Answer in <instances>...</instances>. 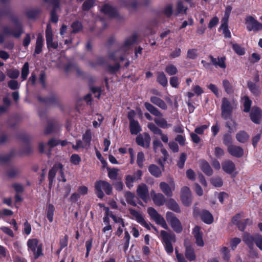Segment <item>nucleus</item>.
I'll use <instances>...</instances> for the list:
<instances>
[{"mask_svg": "<svg viewBox=\"0 0 262 262\" xmlns=\"http://www.w3.org/2000/svg\"><path fill=\"white\" fill-rule=\"evenodd\" d=\"M135 42V37H132L127 38L123 46L119 50L111 53L110 54V58L115 61L124 60L126 56L125 53L131 48Z\"/></svg>", "mask_w": 262, "mask_h": 262, "instance_id": "1", "label": "nucleus"}, {"mask_svg": "<svg viewBox=\"0 0 262 262\" xmlns=\"http://www.w3.org/2000/svg\"><path fill=\"white\" fill-rule=\"evenodd\" d=\"M144 106L148 111L157 117L154 120L158 126L164 129L171 126V124L168 123L166 120L163 117L162 113L158 108L148 102H145Z\"/></svg>", "mask_w": 262, "mask_h": 262, "instance_id": "2", "label": "nucleus"}, {"mask_svg": "<svg viewBox=\"0 0 262 262\" xmlns=\"http://www.w3.org/2000/svg\"><path fill=\"white\" fill-rule=\"evenodd\" d=\"M95 192L100 199L104 196V193L109 195L112 193V187L107 182L104 181H97L95 184Z\"/></svg>", "mask_w": 262, "mask_h": 262, "instance_id": "3", "label": "nucleus"}, {"mask_svg": "<svg viewBox=\"0 0 262 262\" xmlns=\"http://www.w3.org/2000/svg\"><path fill=\"white\" fill-rule=\"evenodd\" d=\"M234 107L235 104L233 101H229L227 98H223L221 105L222 117L224 119L229 118Z\"/></svg>", "mask_w": 262, "mask_h": 262, "instance_id": "4", "label": "nucleus"}, {"mask_svg": "<svg viewBox=\"0 0 262 262\" xmlns=\"http://www.w3.org/2000/svg\"><path fill=\"white\" fill-rule=\"evenodd\" d=\"M27 246L28 250L33 253L35 258L42 255V244L39 243L37 239H29L27 242Z\"/></svg>", "mask_w": 262, "mask_h": 262, "instance_id": "5", "label": "nucleus"}, {"mask_svg": "<svg viewBox=\"0 0 262 262\" xmlns=\"http://www.w3.org/2000/svg\"><path fill=\"white\" fill-rule=\"evenodd\" d=\"M56 173L59 175L58 177L59 181H62L63 182H65L66 181V179L63 174V165L60 163H57L49 171V180L50 183H52Z\"/></svg>", "mask_w": 262, "mask_h": 262, "instance_id": "6", "label": "nucleus"}, {"mask_svg": "<svg viewBox=\"0 0 262 262\" xmlns=\"http://www.w3.org/2000/svg\"><path fill=\"white\" fill-rule=\"evenodd\" d=\"M22 32L21 25L17 21H14L12 26H7L4 28V33L6 35H11L18 37Z\"/></svg>", "mask_w": 262, "mask_h": 262, "instance_id": "7", "label": "nucleus"}, {"mask_svg": "<svg viewBox=\"0 0 262 262\" xmlns=\"http://www.w3.org/2000/svg\"><path fill=\"white\" fill-rule=\"evenodd\" d=\"M166 219L171 228L177 232L180 233L182 230V227L180 220L171 212H167Z\"/></svg>", "mask_w": 262, "mask_h": 262, "instance_id": "8", "label": "nucleus"}, {"mask_svg": "<svg viewBox=\"0 0 262 262\" xmlns=\"http://www.w3.org/2000/svg\"><path fill=\"white\" fill-rule=\"evenodd\" d=\"M147 212L150 217L154 220L156 224L160 225L162 227L165 229H168V226L164 219L158 213V212L152 207H149L147 209Z\"/></svg>", "mask_w": 262, "mask_h": 262, "instance_id": "9", "label": "nucleus"}, {"mask_svg": "<svg viewBox=\"0 0 262 262\" xmlns=\"http://www.w3.org/2000/svg\"><path fill=\"white\" fill-rule=\"evenodd\" d=\"M246 28L249 31H257L262 29V24L253 17L248 16L245 18Z\"/></svg>", "mask_w": 262, "mask_h": 262, "instance_id": "10", "label": "nucleus"}, {"mask_svg": "<svg viewBox=\"0 0 262 262\" xmlns=\"http://www.w3.org/2000/svg\"><path fill=\"white\" fill-rule=\"evenodd\" d=\"M193 215L195 217L200 216L201 220L207 224H211L213 220L212 214L209 211L207 210L200 211L196 208L194 209Z\"/></svg>", "mask_w": 262, "mask_h": 262, "instance_id": "11", "label": "nucleus"}, {"mask_svg": "<svg viewBox=\"0 0 262 262\" xmlns=\"http://www.w3.org/2000/svg\"><path fill=\"white\" fill-rule=\"evenodd\" d=\"M243 217V213H238L235 215L232 219V222L233 224L237 225L241 231H244L245 229L246 226L247 225H250L252 223L251 221L249 219H246L243 221H242L241 220Z\"/></svg>", "mask_w": 262, "mask_h": 262, "instance_id": "12", "label": "nucleus"}, {"mask_svg": "<svg viewBox=\"0 0 262 262\" xmlns=\"http://www.w3.org/2000/svg\"><path fill=\"white\" fill-rule=\"evenodd\" d=\"M161 191L168 197H171L173 195V191L175 189V183L172 181L168 184L165 182H162L159 185Z\"/></svg>", "mask_w": 262, "mask_h": 262, "instance_id": "13", "label": "nucleus"}, {"mask_svg": "<svg viewBox=\"0 0 262 262\" xmlns=\"http://www.w3.org/2000/svg\"><path fill=\"white\" fill-rule=\"evenodd\" d=\"M181 200L185 206H188L191 204V193L188 187L184 186L181 188Z\"/></svg>", "mask_w": 262, "mask_h": 262, "instance_id": "14", "label": "nucleus"}, {"mask_svg": "<svg viewBox=\"0 0 262 262\" xmlns=\"http://www.w3.org/2000/svg\"><path fill=\"white\" fill-rule=\"evenodd\" d=\"M129 211L133 219L135 220L138 223L146 228L150 229L149 224L145 221L143 216L140 213L133 209H130Z\"/></svg>", "mask_w": 262, "mask_h": 262, "instance_id": "15", "label": "nucleus"}, {"mask_svg": "<svg viewBox=\"0 0 262 262\" xmlns=\"http://www.w3.org/2000/svg\"><path fill=\"white\" fill-rule=\"evenodd\" d=\"M227 151L230 155L236 158L242 157L244 155L243 148L235 145L228 146Z\"/></svg>", "mask_w": 262, "mask_h": 262, "instance_id": "16", "label": "nucleus"}, {"mask_svg": "<svg viewBox=\"0 0 262 262\" xmlns=\"http://www.w3.org/2000/svg\"><path fill=\"white\" fill-rule=\"evenodd\" d=\"M137 193L139 197L145 202L149 200L148 189L145 184H142L138 186Z\"/></svg>", "mask_w": 262, "mask_h": 262, "instance_id": "17", "label": "nucleus"}, {"mask_svg": "<svg viewBox=\"0 0 262 262\" xmlns=\"http://www.w3.org/2000/svg\"><path fill=\"white\" fill-rule=\"evenodd\" d=\"M153 144H154V149L156 152H157V150L159 148L160 149L161 154L162 155L163 161H162L161 160H159V163L161 165L163 166V162L164 161H165L167 158V156H168L167 152L166 150L162 147L163 145L160 141L155 140L154 141Z\"/></svg>", "mask_w": 262, "mask_h": 262, "instance_id": "18", "label": "nucleus"}, {"mask_svg": "<svg viewBox=\"0 0 262 262\" xmlns=\"http://www.w3.org/2000/svg\"><path fill=\"white\" fill-rule=\"evenodd\" d=\"M46 37L48 48H52L53 49L57 48V43L53 42L52 29L50 25H47L46 31Z\"/></svg>", "mask_w": 262, "mask_h": 262, "instance_id": "19", "label": "nucleus"}, {"mask_svg": "<svg viewBox=\"0 0 262 262\" xmlns=\"http://www.w3.org/2000/svg\"><path fill=\"white\" fill-rule=\"evenodd\" d=\"M137 144L144 147H148L150 144V138L148 134L139 135L136 138Z\"/></svg>", "mask_w": 262, "mask_h": 262, "instance_id": "20", "label": "nucleus"}, {"mask_svg": "<svg viewBox=\"0 0 262 262\" xmlns=\"http://www.w3.org/2000/svg\"><path fill=\"white\" fill-rule=\"evenodd\" d=\"M154 203L157 206L163 205L166 201L164 196L160 193H156L154 190L150 192Z\"/></svg>", "mask_w": 262, "mask_h": 262, "instance_id": "21", "label": "nucleus"}, {"mask_svg": "<svg viewBox=\"0 0 262 262\" xmlns=\"http://www.w3.org/2000/svg\"><path fill=\"white\" fill-rule=\"evenodd\" d=\"M192 233L195 238V243L198 246H203L204 245V241L203 240V233L200 231V228L199 226H195Z\"/></svg>", "mask_w": 262, "mask_h": 262, "instance_id": "22", "label": "nucleus"}, {"mask_svg": "<svg viewBox=\"0 0 262 262\" xmlns=\"http://www.w3.org/2000/svg\"><path fill=\"white\" fill-rule=\"evenodd\" d=\"M59 144V141L52 139L50 140L48 144H45L43 143H40L39 144V150L40 152H46V148L48 147H53Z\"/></svg>", "mask_w": 262, "mask_h": 262, "instance_id": "23", "label": "nucleus"}, {"mask_svg": "<svg viewBox=\"0 0 262 262\" xmlns=\"http://www.w3.org/2000/svg\"><path fill=\"white\" fill-rule=\"evenodd\" d=\"M160 237L162 238L164 244L172 243L176 241L174 234L168 233L164 230H162L160 232Z\"/></svg>", "mask_w": 262, "mask_h": 262, "instance_id": "24", "label": "nucleus"}, {"mask_svg": "<svg viewBox=\"0 0 262 262\" xmlns=\"http://www.w3.org/2000/svg\"><path fill=\"white\" fill-rule=\"evenodd\" d=\"M101 11L110 17H115L117 14L116 10L108 4L104 5Z\"/></svg>", "mask_w": 262, "mask_h": 262, "instance_id": "25", "label": "nucleus"}, {"mask_svg": "<svg viewBox=\"0 0 262 262\" xmlns=\"http://www.w3.org/2000/svg\"><path fill=\"white\" fill-rule=\"evenodd\" d=\"M250 118L255 123H259V120L261 118V111L258 107H253L250 113Z\"/></svg>", "mask_w": 262, "mask_h": 262, "instance_id": "26", "label": "nucleus"}, {"mask_svg": "<svg viewBox=\"0 0 262 262\" xmlns=\"http://www.w3.org/2000/svg\"><path fill=\"white\" fill-rule=\"evenodd\" d=\"M222 168L226 172L230 174L235 170V164L232 161L227 160L222 163Z\"/></svg>", "mask_w": 262, "mask_h": 262, "instance_id": "27", "label": "nucleus"}, {"mask_svg": "<svg viewBox=\"0 0 262 262\" xmlns=\"http://www.w3.org/2000/svg\"><path fill=\"white\" fill-rule=\"evenodd\" d=\"M185 256L190 261L194 260L195 259V254L193 248L191 245H188L187 242H185Z\"/></svg>", "mask_w": 262, "mask_h": 262, "instance_id": "28", "label": "nucleus"}, {"mask_svg": "<svg viewBox=\"0 0 262 262\" xmlns=\"http://www.w3.org/2000/svg\"><path fill=\"white\" fill-rule=\"evenodd\" d=\"M150 100L152 103L162 110H166L167 107L165 102L157 97L152 96L150 97Z\"/></svg>", "mask_w": 262, "mask_h": 262, "instance_id": "29", "label": "nucleus"}, {"mask_svg": "<svg viewBox=\"0 0 262 262\" xmlns=\"http://www.w3.org/2000/svg\"><path fill=\"white\" fill-rule=\"evenodd\" d=\"M210 58L212 63L214 66H219L222 69H225L226 68V64L225 63V57L213 58L212 56H210Z\"/></svg>", "mask_w": 262, "mask_h": 262, "instance_id": "30", "label": "nucleus"}, {"mask_svg": "<svg viewBox=\"0 0 262 262\" xmlns=\"http://www.w3.org/2000/svg\"><path fill=\"white\" fill-rule=\"evenodd\" d=\"M43 44V36L41 34H39L37 36V39H36L35 49V51H34L35 54H38L41 52Z\"/></svg>", "mask_w": 262, "mask_h": 262, "instance_id": "31", "label": "nucleus"}, {"mask_svg": "<svg viewBox=\"0 0 262 262\" xmlns=\"http://www.w3.org/2000/svg\"><path fill=\"white\" fill-rule=\"evenodd\" d=\"M236 140L241 143H245L249 140V136L245 131L241 130L236 134Z\"/></svg>", "mask_w": 262, "mask_h": 262, "instance_id": "32", "label": "nucleus"}, {"mask_svg": "<svg viewBox=\"0 0 262 262\" xmlns=\"http://www.w3.org/2000/svg\"><path fill=\"white\" fill-rule=\"evenodd\" d=\"M167 206L169 209L176 212L180 213L181 212L179 205L173 199H169L167 202Z\"/></svg>", "mask_w": 262, "mask_h": 262, "instance_id": "33", "label": "nucleus"}, {"mask_svg": "<svg viewBox=\"0 0 262 262\" xmlns=\"http://www.w3.org/2000/svg\"><path fill=\"white\" fill-rule=\"evenodd\" d=\"M129 127L132 134L137 135L141 130L140 126L137 121L129 122Z\"/></svg>", "mask_w": 262, "mask_h": 262, "instance_id": "34", "label": "nucleus"}, {"mask_svg": "<svg viewBox=\"0 0 262 262\" xmlns=\"http://www.w3.org/2000/svg\"><path fill=\"white\" fill-rule=\"evenodd\" d=\"M55 208L52 204H48L46 207V217L50 222H52L53 221V215Z\"/></svg>", "mask_w": 262, "mask_h": 262, "instance_id": "35", "label": "nucleus"}, {"mask_svg": "<svg viewBox=\"0 0 262 262\" xmlns=\"http://www.w3.org/2000/svg\"><path fill=\"white\" fill-rule=\"evenodd\" d=\"M200 166L202 170L205 174L208 176H210L212 174V170L209 164L206 161H201Z\"/></svg>", "mask_w": 262, "mask_h": 262, "instance_id": "36", "label": "nucleus"}, {"mask_svg": "<svg viewBox=\"0 0 262 262\" xmlns=\"http://www.w3.org/2000/svg\"><path fill=\"white\" fill-rule=\"evenodd\" d=\"M220 254L222 255L223 258L228 261L230 258V250L225 246H222L220 249Z\"/></svg>", "mask_w": 262, "mask_h": 262, "instance_id": "37", "label": "nucleus"}, {"mask_svg": "<svg viewBox=\"0 0 262 262\" xmlns=\"http://www.w3.org/2000/svg\"><path fill=\"white\" fill-rule=\"evenodd\" d=\"M243 241L250 247L252 248L254 242V237L248 233H245L243 235Z\"/></svg>", "mask_w": 262, "mask_h": 262, "instance_id": "38", "label": "nucleus"}, {"mask_svg": "<svg viewBox=\"0 0 262 262\" xmlns=\"http://www.w3.org/2000/svg\"><path fill=\"white\" fill-rule=\"evenodd\" d=\"M149 172L156 177H159L161 174L160 168L156 165H151L148 167Z\"/></svg>", "mask_w": 262, "mask_h": 262, "instance_id": "39", "label": "nucleus"}, {"mask_svg": "<svg viewBox=\"0 0 262 262\" xmlns=\"http://www.w3.org/2000/svg\"><path fill=\"white\" fill-rule=\"evenodd\" d=\"M157 81L163 86L167 85V79L163 72H159L157 73Z\"/></svg>", "mask_w": 262, "mask_h": 262, "instance_id": "40", "label": "nucleus"}, {"mask_svg": "<svg viewBox=\"0 0 262 262\" xmlns=\"http://www.w3.org/2000/svg\"><path fill=\"white\" fill-rule=\"evenodd\" d=\"M248 86L250 91L255 96H258L260 94V90L259 86L255 83L249 82L248 83Z\"/></svg>", "mask_w": 262, "mask_h": 262, "instance_id": "41", "label": "nucleus"}, {"mask_svg": "<svg viewBox=\"0 0 262 262\" xmlns=\"http://www.w3.org/2000/svg\"><path fill=\"white\" fill-rule=\"evenodd\" d=\"M92 133L90 129H88L82 136V140L85 143L86 146H89L90 145Z\"/></svg>", "mask_w": 262, "mask_h": 262, "instance_id": "42", "label": "nucleus"}, {"mask_svg": "<svg viewBox=\"0 0 262 262\" xmlns=\"http://www.w3.org/2000/svg\"><path fill=\"white\" fill-rule=\"evenodd\" d=\"M228 21L222 20V25L220 27V29L223 31V33L224 34L225 37H230L231 36L230 32L228 28Z\"/></svg>", "mask_w": 262, "mask_h": 262, "instance_id": "43", "label": "nucleus"}, {"mask_svg": "<svg viewBox=\"0 0 262 262\" xmlns=\"http://www.w3.org/2000/svg\"><path fill=\"white\" fill-rule=\"evenodd\" d=\"M223 86L227 94H231L233 92V88L228 80L225 79L223 81Z\"/></svg>", "mask_w": 262, "mask_h": 262, "instance_id": "44", "label": "nucleus"}, {"mask_svg": "<svg viewBox=\"0 0 262 262\" xmlns=\"http://www.w3.org/2000/svg\"><path fill=\"white\" fill-rule=\"evenodd\" d=\"M125 197L127 202L133 205L136 206V202L135 200V195L133 193H131L129 191L126 192L125 194Z\"/></svg>", "mask_w": 262, "mask_h": 262, "instance_id": "45", "label": "nucleus"}, {"mask_svg": "<svg viewBox=\"0 0 262 262\" xmlns=\"http://www.w3.org/2000/svg\"><path fill=\"white\" fill-rule=\"evenodd\" d=\"M58 0H52L51 2L54 5V10L51 13V21L54 23H56L58 21V17L55 13L56 7L57 6Z\"/></svg>", "mask_w": 262, "mask_h": 262, "instance_id": "46", "label": "nucleus"}, {"mask_svg": "<svg viewBox=\"0 0 262 262\" xmlns=\"http://www.w3.org/2000/svg\"><path fill=\"white\" fill-rule=\"evenodd\" d=\"M241 242V239L238 237H233L229 239V244L232 250H235L238 244Z\"/></svg>", "mask_w": 262, "mask_h": 262, "instance_id": "47", "label": "nucleus"}, {"mask_svg": "<svg viewBox=\"0 0 262 262\" xmlns=\"http://www.w3.org/2000/svg\"><path fill=\"white\" fill-rule=\"evenodd\" d=\"M108 176L111 179L115 180L116 179L118 174L119 169L117 168H107Z\"/></svg>", "mask_w": 262, "mask_h": 262, "instance_id": "48", "label": "nucleus"}, {"mask_svg": "<svg viewBox=\"0 0 262 262\" xmlns=\"http://www.w3.org/2000/svg\"><path fill=\"white\" fill-rule=\"evenodd\" d=\"M29 74V64L28 62H26L21 70V78H22V80H25L26 79L28 75Z\"/></svg>", "mask_w": 262, "mask_h": 262, "instance_id": "49", "label": "nucleus"}, {"mask_svg": "<svg viewBox=\"0 0 262 262\" xmlns=\"http://www.w3.org/2000/svg\"><path fill=\"white\" fill-rule=\"evenodd\" d=\"M136 180L133 175H127L125 177V184L128 188H131L133 186V183Z\"/></svg>", "mask_w": 262, "mask_h": 262, "instance_id": "50", "label": "nucleus"}, {"mask_svg": "<svg viewBox=\"0 0 262 262\" xmlns=\"http://www.w3.org/2000/svg\"><path fill=\"white\" fill-rule=\"evenodd\" d=\"M165 71L170 75H173L176 74L177 72V68L172 64L168 65L165 68Z\"/></svg>", "mask_w": 262, "mask_h": 262, "instance_id": "51", "label": "nucleus"}, {"mask_svg": "<svg viewBox=\"0 0 262 262\" xmlns=\"http://www.w3.org/2000/svg\"><path fill=\"white\" fill-rule=\"evenodd\" d=\"M148 127L155 134L159 135L161 134L162 130L153 123H149L148 124Z\"/></svg>", "mask_w": 262, "mask_h": 262, "instance_id": "52", "label": "nucleus"}, {"mask_svg": "<svg viewBox=\"0 0 262 262\" xmlns=\"http://www.w3.org/2000/svg\"><path fill=\"white\" fill-rule=\"evenodd\" d=\"M208 89H209L216 97H219L220 96V91L218 88L213 84L210 83L207 85Z\"/></svg>", "mask_w": 262, "mask_h": 262, "instance_id": "53", "label": "nucleus"}, {"mask_svg": "<svg viewBox=\"0 0 262 262\" xmlns=\"http://www.w3.org/2000/svg\"><path fill=\"white\" fill-rule=\"evenodd\" d=\"M57 127V124L56 123H55V122L50 123H49V124L48 125V126H47V127L46 128L45 133L46 134L51 133L54 132V130H55Z\"/></svg>", "mask_w": 262, "mask_h": 262, "instance_id": "54", "label": "nucleus"}, {"mask_svg": "<svg viewBox=\"0 0 262 262\" xmlns=\"http://www.w3.org/2000/svg\"><path fill=\"white\" fill-rule=\"evenodd\" d=\"M244 111L245 112H248L250 111V106L251 105V101L249 99L248 97H244Z\"/></svg>", "mask_w": 262, "mask_h": 262, "instance_id": "55", "label": "nucleus"}, {"mask_svg": "<svg viewBox=\"0 0 262 262\" xmlns=\"http://www.w3.org/2000/svg\"><path fill=\"white\" fill-rule=\"evenodd\" d=\"M144 160V154L142 152H139L137 155V162L140 168L142 167Z\"/></svg>", "mask_w": 262, "mask_h": 262, "instance_id": "56", "label": "nucleus"}, {"mask_svg": "<svg viewBox=\"0 0 262 262\" xmlns=\"http://www.w3.org/2000/svg\"><path fill=\"white\" fill-rule=\"evenodd\" d=\"M232 48L234 51L239 55H243L245 54V50L237 44H233Z\"/></svg>", "mask_w": 262, "mask_h": 262, "instance_id": "57", "label": "nucleus"}, {"mask_svg": "<svg viewBox=\"0 0 262 262\" xmlns=\"http://www.w3.org/2000/svg\"><path fill=\"white\" fill-rule=\"evenodd\" d=\"M81 161V158L79 155L73 154L70 158V162L74 165H77L79 164Z\"/></svg>", "mask_w": 262, "mask_h": 262, "instance_id": "58", "label": "nucleus"}, {"mask_svg": "<svg viewBox=\"0 0 262 262\" xmlns=\"http://www.w3.org/2000/svg\"><path fill=\"white\" fill-rule=\"evenodd\" d=\"M232 139L231 135L229 134H226L224 135L223 137V143L226 146H227V147H228V146L233 145L232 144Z\"/></svg>", "mask_w": 262, "mask_h": 262, "instance_id": "59", "label": "nucleus"}, {"mask_svg": "<svg viewBox=\"0 0 262 262\" xmlns=\"http://www.w3.org/2000/svg\"><path fill=\"white\" fill-rule=\"evenodd\" d=\"M225 152L222 148L216 147L214 150V154L217 158H221L224 155Z\"/></svg>", "mask_w": 262, "mask_h": 262, "instance_id": "60", "label": "nucleus"}, {"mask_svg": "<svg viewBox=\"0 0 262 262\" xmlns=\"http://www.w3.org/2000/svg\"><path fill=\"white\" fill-rule=\"evenodd\" d=\"M72 148L75 150H78L79 148H84L86 147H89L88 146H86L84 141H81V140H78L76 142V145H72Z\"/></svg>", "mask_w": 262, "mask_h": 262, "instance_id": "61", "label": "nucleus"}, {"mask_svg": "<svg viewBox=\"0 0 262 262\" xmlns=\"http://www.w3.org/2000/svg\"><path fill=\"white\" fill-rule=\"evenodd\" d=\"M254 242L256 246L262 250V236L258 234L254 236Z\"/></svg>", "mask_w": 262, "mask_h": 262, "instance_id": "62", "label": "nucleus"}, {"mask_svg": "<svg viewBox=\"0 0 262 262\" xmlns=\"http://www.w3.org/2000/svg\"><path fill=\"white\" fill-rule=\"evenodd\" d=\"M8 76L12 79H15L18 77L19 75V72L17 70H10L8 71L7 73Z\"/></svg>", "mask_w": 262, "mask_h": 262, "instance_id": "63", "label": "nucleus"}, {"mask_svg": "<svg viewBox=\"0 0 262 262\" xmlns=\"http://www.w3.org/2000/svg\"><path fill=\"white\" fill-rule=\"evenodd\" d=\"M211 183L215 187H221L223 184L222 181L220 178H212L211 180Z\"/></svg>", "mask_w": 262, "mask_h": 262, "instance_id": "64", "label": "nucleus"}]
</instances>
